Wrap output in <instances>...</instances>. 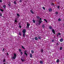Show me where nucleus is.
<instances>
[{
  "label": "nucleus",
  "instance_id": "f257e3e1",
  "mask_svg": "<svg viewBox=\"0 0 64 64\" xmlns=\"http://www.w3.org/2000/svg\"><path fill=\"white\" fill-rule=\"evenodd\" d=\"M14 56L12 57L11 58L12 59H15L16 56V54H14Z\"/></svg>",
  "mask_w": 64,
  "mask_h": 64
},
{
  "label": "nucleus",
  "instance_id": "f03ea898",
  "mask_svg": "<svg viewBox=\"0 0 64 64\" xmlns=\"http://www.w3.org/2000/svg\"><path fill=\"white\" fill-rule=\"evenodd\" d=\"M42 20V18H40V20L39 21V25H40V24H41V23L43 22V21H42V20Z\"/></svg>",
  "mask_w": 64,
  "mask_h": 64
},
{
  "label": "nucleus",
  "instance_id": "7ed1b4c3",
  "mask_svg": "<svg viewBox=\"0 0 64 64\" xmlns=\"http://www.w3.org/2000/svg\"><path fill=\"white\" fill-rule=\"evenodd\" d=\"M30 24L29 23H27V24H26V25L27 26H26V28H29V26H30Z\"/></svg>",
  "mask_w": 64,
  "mask_h": 64
},
{
  "label": "nucleus",
  "instance_id": "20e7f679",
  "mask_svg": "<svg viewBox=\"0 0 64 64\" xmlns=\"http://www.w3.org/2000/svg\"><path fill=\"white\" fill-rule=\"evenodd\" d=\"M22 32L23 33H26V30L25 29H24L22 30Z\"/></svg>",
  "mask_w": 64,
  "mask_h": 64
},
{
  "label": "nucleus",
  "instance_id": "39448f33",
  "mask_svg": "<svg viewBox=\"0 0 64 64\" xmlns=\"http://www.w3.org/2000/svg\"><path fill=\"white\" fill-rule=\"evenodd\" d=\"M52 32L54 34H55V30H52Z\"/></svg>",
  "mask_w": 64,
  "mask_h": 64
},
{
  "label": "nucleus",
  "instance_id": "423d86ee",
  "mask_svg": "<svg viewBox=\"0 0 64 64\" xmlns=\"http://www.w3.org/2000/svg\"><path fill=\"white\" fill-rule=\"evenodd\" d=\"M8 6H9V7H10V6H10V5H11V3L10 2H8Z\"/></svg>",
  "mask_w": 64,
  "mask_h": 64
},
{
  "label": "nucleus",
  "instance_id": "0eeeda50",
  "mask_svg": "<svg viewBox=\"0 0 64 64\" xmlns=\"http://www.w3.org/2000/svg\"><path fill=\"white\" fill-rule=\"evenodd\" d=\"M30 58H32L33 55H32V54H30Z\"/></svg>",
  "mask_w": 64,
  "mask_h": 64
},
{
  "label": "nucleus",
  "instance_id": "6e6552de",
  "mask_svg": "<svg viewBox=\"0 0 64 64\" xmlns=\"http://www.w3.org/2000/svg\"><path fill=\"white\" fill-rule=\"evenodd\" d=\"M60 42H63V38H61L60 40Z\"/></svg>",
  "mask_w": 64,
  "mask_h": 64
},
{
  "label": "nucleus",
  "instance_id": "1a4fd4ad",
  "mask_svg": "<svg viewBox=\"0 0 64 64\" xmlns=\"http://www.w3.org/2000/svg\"><path fill=\"white\" fill-rule=\"evenodd\" d=\"M30 12L31 13H32V14H34V12L32 10H30Z\"/></svg>",
  "mask_w": 64,
  "mask_h": 64
},
{
  "label": "nucleus",
  "instance_id": "9d476101",
  "mask_svg": "<svg viewBox=\"0 0 64 64\" xmlns=\"http://www.w3.org/2000/svg\"><path fill=\"white\" fill-rule=\"evenodd\" d=\"M25 35H26V34H25V33H24L23 34V37H25Z\"/></svg>",
  "mask_w": 64,
  "mask_h": 64
},
{
  "label": "nucleus",
  "instance_id": "9b49d317",
  "mask_svg": "<svg viewBox=\"0 0 64 64\" xmlns=\"http://www.w3.org/2000/svg\"><path fill=\"white\" fill-rule=\"evenodd\" d=\"M34 39L36 40H38V38L37 37H35L34 38Z\"/></svg>",
  "mask_w": 64,
  "mask_h": 64
},
{
  "label": "nucleus",
  "instance_id": "f8f14e48",
  "mask_svg": "<svg viewBox=\"0 0 64 64\" xmlns=\"http://www.w3.org/2000/svg\"><path fill=\"white\" fill-rule=\"evenodd\" d=\"M59 61H60V60H59L58 59L56 60V62L57 63H58V62H59Z\"/></svg>",
  "mask_w": 64,
  "mask_h": 64
},
{
  "label": "nucleus",
  "instance_id": "ddd939ff",
  "mask_svg": "<svg viewBox=\"0 0 64 64\" xmlns=\"http://www.w3.org/2000/svg\"><path fill=\"white\" fill-rule=\"evenodd\" d=\"M22 48L23 49H25V48H24V46H22Z\"/></svg>",
  "mask_w": 64,
  "mask_h": 64
},
{
  "label": "nucleus",
  "instance_id": "4468645a",
  "mask_svg": "<svg viewBox=\"0 0 64 64\" xmlns=\"http://www.w3.org/2000/svg\"><path fill=\"white\" fill-rule=\"evenodd\" d=\"M36 18L37 19H39L40 18V17L38 16H36Z\"/></svg>",
  "mask_w": 64,
  "mask_h": 64
},
{
  "label": "nucleus",
  "instance_id": "2eb2a0df",
  "mask_svg": "<svg viewBox=\"0 0 64 64\" xmlns=\"http://www.w3.org/2000/svg\"><path fill=\"white\" fill-rule=\"evenodd\" d=\"M49 28L50 29H52V27L50 26L49 27Z\"/></svg>",
  "mask_w": 64,
  "mask_h": 64
},
{
  "label": "nucleus",
  "instance_id": "dca6fc26",
  "mask_svg": "<svg viewBox=\"0 0 64 64\" xmlns=\"http://www.w3.org/2000/svg\"><path fill=\"white\" fill-rule=\"evenodd\" d=\"M24 54L25 55H26V56H28V55L27 54V53L26 52H25L24 53Z\"/></svg>",
  "mask_w": 64,
  "mask_h": 64
},
{
  "label": "nucleus",
  "instance_id": "f3484780",
  "mask_svg": "<svg viewBox=\"0 0 64 64\" xmlns=\"http://www.w3.org/2000/svg\"><path fill=\"white\" fill-rule=\"evenodd\" d=\"M40 63L41 64H43V61L42 60L40 61Z\"/></svg>",
  "mask_w": 64,
  "mask_h": 64
},
{
  "label": "nucleus",
  "instance_id": "a211bd4d",
  "mask_svg": "<svg viewBox=\"0 0 64 64\" xmlns=\"http://www.w3.org/2000/svg\"><path fill=\"white\" fill-rule=\"evenodd\" d=\"M42 28H45V26H44V24H43L42 25Z\"/></svg>",
  "mask_w": 64,
  "mask_h": 64
},
{
  "label": "nucleus",
  "instance_id": "6ab92c4d",
  "mask_svg": "<svg viewBox=\"0 0 64 64\" xmlns=\"http://www.w3.org/2000/svg\"><path fill=\"white\" fill-rule=\"evenodd\" d=\"M31 52L32 53V54H33V53H34V51L33 50H31Z\"/></svg>",
  "mask_w": 64,
  "mask_h": 64
},
{
  "label": "nucleus",
  "instance_id": "aec40b11",
  "mask_svg": "<svg viewBox=\"0 0 64 64\" xmlns=\"http://www.w3.org/2000/svg\"><path fill=\"white\" fill-rule=\"evenodd\" d=\"M49 11H50V12H51L52 11V9H51V8H50L49 10Z\"/></svg>",
  "mask_w": 64,
  "mask_h": 64
},
{
  "label": "nucleus",
  "instance_id": "412c9836",
  "mask_svg": "<svg viewBox=\"0 0 64 64\" xmlns=\"http://www.w3.org/2000/svg\"><path fill=\"white\" fill-rule=\"evenodd\" d=\"M0 10L2 12H3L4 11V10H3L0 9Z\"/></svg>",
  "mask_w": 64,
  "mask_h": 64
},
{
  "label": "nucleus",
  "instance_id": "4be33fe9",
  "mask_svg": "<svg viewBox=\"0 0 64 64\" xmlns=\"http://www.w3.org/2000/svg\"><path fill=\"white\" fill-rule=\"evenodd\" d=\"M62 49V47H60V50H61Z\"/></svg>",
  "mask_w": 64,
  "mask_h": 64
},
{
  "label": "nucleus",
  "instance_id": "5701e85b",
  "mask_svg": "<svg viewBox=\"0 0 64 64\" xmlns=\"http://www.w3.org/2000/svg\"><path fill=\"white\" fill-rule=\"evenodd\" d=\"M6 60L5 59H4L3 61V62H6Z\"/></svg>",
  "mask_w": 64,
  "mask_h": 64
},
{
  "label": "nucleus",
  "instance_id": "b1692460",
  "mask_svg": "<svg viewBox=\"0 0 64 64\" xmlns=\"http://www.w3.org/2000/svg\"><path fill=\"white\" fill-rule=\"evenodd\" d=\"M38 39H41V37L40 36H38Z\"/></svg>",
  "mask_w": 64,
  "mask_h": 64
},
{
  "label": "nucleus",
  "instance_id": "393cba45",
  "mask_svg": "<svg viewBox=\"0 0 64 64\" xmlns=\"http://www.w3.org/2000/svg\"><path fill=\"white\" fill-rule=\"evenodd\" d=\"M18 50H19V51H20V52H21V51H22V50H21L20 48Z\"/></svg>",
  "mask_w": 64,
  "mask_h": 64
},
{
  "label": "nucleus",
  "instance_id": "a878e982",
  "mask_svg": "<svg viewBox=\"0 0 64 64\" xmlns=\"http://www.w3.org/2000/svg\"><path fill=\"white\" fill-rule=\"evenodd\" d=\"M52 6H54V4L52 3Z\"/></svg>",
  "mask_w": 64,
  "mask_h": 64
},
{
  "label": "nucleus",
  "instance_id": "bb28decb",
  "mask_svg": "<svg viewBox=\"0 0 64 64\" xmlns=\"http://www.w3.org/2000/svg\"><path fill=\"white\" fill-rule=\"evenodd\" d=\"M58 21H61V19L60 18H58Z\"/></svg>",
  "mask_w": 64,
  "mask_h": 64
},
{
  "label": "nucleus",
  "instance_id": "cd10ccee",
  "mask_svg": "<svg viewBox=\"0 0 64 64\" xmlns=\"http://www.w3.org/2000/svg\"><path fill=\"white\" fill-rule=\"evenodd\" d=\"M3 7L4 8H6V6L5 5H3Z\"/></svg>",
  "mask_w": 64,
  "mask_h": 64
},
{
  "label": "nucleus",
  "instance_id": "c85d7f7f",
  "mask_svg": "<svg viewBox=\"0 0 64 64\" xmlns=\"http://www.w3.org/2000/svg\"><path fill=\"white\" fill-rule=\"evenodd\" d=\"M16 15H17V16H20V15H19V14H16Z\"/></svg>",
  "mask_w": 64,
  "mask_h": 64
},
{
  "label": "nucleus",
  "instance_id": "c756f323",
  "mask_svg": "<svg viewBox=\"0 0 64 64\" xmlns=\"http://www.w3.org/2000/svg\"><path fill=\"white\" fill-rule=\"evenodd\" d=\"M14 4H16V2L14 1Z\"/></svg>",
  "mask_w": 64,
  "mask_h": 64
},
{
  "label": "nucleus",
  "instance_id": "7c9ffc66",
  "mask_svg": "<svg viewBox=\"0 0 64 64\" xmlns=\"http://www.w3.org/2000/svg\"><path fill=\"white\" fill-rule=\"evenodd\" d=\"M41 52L42 53L43 52V49L41 50Z\"/></svg>",
  "mask_w": 64,
  "mask_h": 64
},
{
  "label": "nucleus",
  "instance_id": "2f4dec72",
  "mask_svg": "<svg viewBox=\"0 0 64 64\" xmlns=\"http://www.w3.org/2000/svg\"><path fill=\"white\" fill-rule=\"evenodd\" d=\"M20 54L21 55H22L23 54V52H20Z\"/></svg>",
  "mask_w": 64,
  "mask_h": 64
},
{
  "label": "nucleus",
  "instance_id": "473e14b6",
  "mask_svg": "<svg viewBox=\"0 0 64 64\" xmlns=\"http://www.w3.org/2000/svg\"><path fill=\"white\" fill-rule=\"evenodd\" d=\"M44 21L46 22V23L47 22V21L46 20L44 19Z\"/></svg>",
  "mask_w": 64,
  "mask_h": 64
},
{
  "label": "nucleus",
  "instance_id": "72a5a7b5",
  "mask_svg": "<svg viewBox=\"0 0 64 64\" xmlns=\"http://www.w3.org/2000/svg\"><path fill=\"white\" fill-rule=\"evenodd\" d=\"M33 22H34V23H35V20H33Z\"/></svg>",
  "mask_w": 64,
  "mask_h": 64
},
{
  "label": "nucleus",
  "instance_id": "f704fd0d",
  "mask_svg": "<svg viewBox=\"0 0 64 64\" xmlns=\"http://www.w3.org/2000/svg\"><path fill=\"white\" fill-rule=\"evenodd\" d=\"M42 8L44 10H45V8L44 7H43Z\"/></svg>",
  "mask_w": 64,
  "mask_h": 64
},
{
  "label": "nucleus",
  "instance_id": "c9c22d12",
  "mask_svg": "<svg viewBox=\"0 0 64 64\" xmlns=\"http://www.w3.org/2000/svg\"><path fill=\"white\" fill-rule=\"evenodd\" d=\"M19 34L20 36H21V33L20 32H19Z\"/></svg>",
  "mask_w": 64,
  "mask_h": 64
},
{
  "label": "nucleus",
  "instance_id": "e433bc0d",
  "mask_svg": "<svg viewBox=\"0 0 64 64\" xmlns=\"http://www.w3.org/2000/svg\"><path fill=\"white\" fill-rule=\"evenodd\" d=\"M14 22H17V20H14Z\"/></svg>",
  "mask_w": 64,
  "mask_h": 64
},
{
  "label": "nucleus",
  "instance_id": "4c0bfd02",
  "mask_svg": "<svg viewBox=\"0 0 64 64\" xmlns=\"http://www.w3.org/2000/svg\"><path fill=\"white\" fill-rule=\"evenodd\" d=\"M58 34V35H59L60 36L61 35V34L60 33H59Z\"/></svg>",
  "mask_w": 64,
  "mask_h": 64
},
{
  "label": "nucleus",
  "instance_id": "58836bf2",
  "mask_svg": "<svg viewBox=\"0 0 64 64\" xmlns=\"http://www.w3.org/2000/svg\"><path fill=\"white\" fill-rule=\"evenodd\" d=\"M22 2V0H20V3H21Z\"/></svg>",
  "mask_w": 64,
  "mask_h": 64
},
{
  "label": "nucleus",
  "instance_id": "ea45409f",
  "mask_svg": "<svg viewBox=\"0 0 64 64\" xmlns=\"http://www.w3.org/2000/svg\"><path fill=\"white\" fill-rule=\"evenodd\" d=\"M21 24V23L20 22H19L18 24V25H20Z\"/></svg>",
  "mask_w": 64,
  "mask_h": 64
},
{
  "label": "nucleus",
  "instance_id": "a19ab883",
  "mask_svg": "<svg viewBox=\"0 0 64 64\" xmlns=\"http://www.w3.org/2000/svg\"><path fill=\"white\" fill-rule=\"evenodd\" d=\"M52 42H54V40H52Z\"/></svg>",
  "mask_w": 64,
  "mask_h": 64
},
{
  "label": "nucleus",
  "instance_id": "79ce46f5",
  "mask_svg": "<svg viewBox=\"0 0 64 64\" xmlns=\"http://www.w3.org/2000/svg\"><path fill=\"white\" fill-rule=\"evenodd\" d=\"M2 2V0H0V2L1 3Z\"/></svg>",
  "mask_w": 64,
  "mask_h": 64
},
{
  "label": "nucleus",
  "instance_id": "37998d69",
  "mask_svg": "<svg viewBox=\"0 0 64 64\" xmlns=\"http://www.w3.org/2000/svg\"><path fill=\"white\" fill-rule=\"evenodd\" d=\"M21 60H22V61H23V62H24V60H23L21 58Z\"/></svg>",
  "mask_w": 64,
  "mask_h": 64
},
{
  "label": "nucleus",
  "instance_id": "c03bdc74",
  "mask_svg": "<svg viewBox=\"0 0 64 64\" xmlns=\"http://www.w3.org/2000/svg\"><path fill=\"white\" fill-rule=\"evenodd\" d=\"M19 27L20 28H21V26L20 25L19 26Z\"/></svg>",
  "mask_w": 64,
  "mask_h": 64
},
{
  "label": "nucleus",
  "instance_id": "a18cd8bd",
  "mask_svg": "<svg viewBox=\"0 0 64 64\" xmlns=\"http://www.w3.org/2000/svg\"><path fill=\"white\" fill-rule=\"evenodd\" d=\"M60 7V6H58V9H59V8Z\"/></svg>",
  "mask_w": 64,
  "mask_h": 64
},
{
  "label": "nucleus",
  "instance_id": "49530a36",
  "mask_svg": "<svg viewBox=\"0 0 64 64\" xmlns=\"http://www.w3.org/2000/svg\"><path fill=\"white\" fill-rule=\"evenodd\" d=\"M56 14H58V12H56Z\"/></svg>",
  "mask_w": 64,
  "mask_h": 64
},
{
  "label": "nucleus",
  "instance_id": "de8ad7c7",
  "mask_svg": "<svg viewBox=\"0 0 64 64\" xmlns=\"http://www.w3.org/2000/svg\"><path fill=\"white\" fill-rule=\"evenodd\" d=\"M0 16H2V14H1V13H0Z\"/></svg>",
  "mask_w": 64,
  "mask_h": 64
},
{
  "label": "nucleus",
  "instance_id": "09e8293b",
  "mask_svg": "<svg viewBox=\"0 0 64 64\" xmlns=\"http://www.w3.org/2000/svg\"><path fill=\"white\" fill-rule=\"evenodd\" d=\"M56 45H59V44L57 42V43H56Z\"/></svg>",
  "mask_w": 64,
  "mask_h": 64
},
{
  "label": "nucleus",
  "instance_id": "8fccbe9b",
  "mask_svg": "<svg viewBox=\"0 0 64 64\" xmlns=\"http://www.w3.org/2000/svg\"><path fill=\"white\" fill-rule=\"evenodd\" d=\"M7 54L8 55H9V54H8V52H7Z\"/></svg>",
  "mask_w": 64,
  "mask_h": 64
},
{
  "label": "nucleus",
  "instance_id": "3c124183",
  "mask_svg": "<svg viewBox=\"0 0 64 64\" xmlns=\"http://www.w3.org/2000/svg\"><path fill=\"white\" fill-rule=\"evenodd\" d=\"M4 49H3L2 51H4Z\"/></svg>",
  "mask_w": 64,
  "mask_h": 64
},
{
  "label": "nucleus",
  "instance_id": "603ef678",
  "mask_svg": "<svg viewBox=\"0 0 64 64\" xmlns=\"http://www.w3.org/2000/svg\"><path fill=\"white\" fill-rule=\"evenodd\" d=\"M26 50H25L24 51V52H26Z\"/></svg>",
  "mask_w": 64,
  "mask_h": 64
},
{
  "label": "nucleus",
  "instance_id": "864d4df0",
  "mask_svg": "<svg viewBox=\"0 0 64 64\" xmlns=\"http://www.w3.org/2000/svg\"><path fill=\"white\" fill-rule=\"evenodd\" d=\"M26 36V37H27V36H28V35H27Z\"/></svg>",
  "mask_w": 64,
  "mask_h": 64
},
{
  "label": "nucleus",
  "instance_id": "5fc2aeb1",
  "mask_svg": "<svg viewBox=\"0 0 64 64\" xmlns=\"http://www.w3.org/2000/svg\"><path fill=\"white\" fill-rule=\"evenodd\" d=\"M57 36H58V35L57 34Z\"/></svg>",
  "mask_w": 64,
  "mask_h": 64
},
{
  "label": "nucleus",
  "instance_id": "6e6d98bb",
  "mask_svg": "<svg viewBox=\"0 0 64 64\" xmlns=\"http://www.w3.org/2000/svg\"><path fill=\"white\" fill-rule=\"evenodd\" d=\"M4 64H5V63H4Z\"/></svg>",
  "mask_w": 64,
  "mask_h": 64
}]
</instances>
